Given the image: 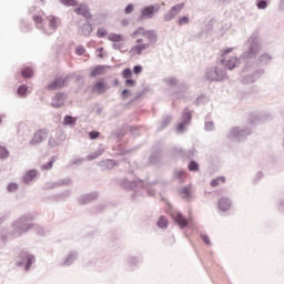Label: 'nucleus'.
<instances>
[{
	"mask_svg": "<svg viewBox=\"0 0 284 284\" xmlns=\"http://www.w3.org/2000/svg\"><path fill=\"white\" fill-rule=\"evenodd\" d=\"M176 94L180 99H187V94H190V85L181 83Z\"/></svg>",
	"mask_w": 284,
	"mask_h": 284,
	"instance_id": "4be33fe9",
	"label": "nucleus"
},
{
	"mask_svg": "<svg viewBox=\"0 0 284 284\" xmlns=\"http://www.w3.org/2000/svg\"><path fill=\"white\" fill-rule=\"evenodd\" d=\"M10 219V212L6 211L0 214V225H3L6 221Z\"/></svg>",
	"mask_w": 284,
	"mask_h": 284,
	"instance_id": "a18cd8bd",
	"label": "nucleus"
},
{
	"mask_svg": "<svg viewBox=\"0 0 284 284\" xmlns=\"http://www.w3.org/2000/svg\"><path fill=\"white\" fill-rule=\"evenodd\" d=\"M34 263H37V256L27 251H22L16 260L17 267H22L24 272H30Z\"/></svg>",
	"mask_w": 284,
	"mask_h": 284,
	"instance_id": "39448f33",
	"label": "nucleus"
},
{
	"mask_svg": "<svg viewBox=\"0 0 284 284\" xmlns=\"http://www.w3.org/2000/svg\"><path fill=\"white\" fill-rule=\"evenodd\" d=\"M170 123H172V115L164 116L158 126L159 132H163V130H165Z\"/></svg>",
	"mask_w": 284,
	"mask_h": 284,
	"instance_id": "393cba45",
	"label": "nucleus"
},
{
	"mask_svg": "<svg viewBox=\"0 0 284 284\" xmlns=\"http://www.w3.org/2000/svg\"><path fill=\"white\" fill-rule=\"evenodd\" d=\"M81 33L83 34V37H90V34H92V24L90 22L82 24Z\"/></svg>",
	"mask_w": 284,
	"mask_h": 284,
	"instance_id": "c85d7f7f",
	"label": "nucleus"
},
{
	"mask_svg": "<svg viewBox=\"0 0 284 284\" xmlns=\"http://www.w3.org/2000/svg\"><path fill=\"white\" fill-rule=\"evenodd\" d=\"M93 90L95 92H100V94H103L105 92V90H108V85H105L103 82L98 81L94 85H93Z\"/></svg>",
	"mask_w": 284,
	"mask_h": 284,
	"instance_id": "7c9ffc66",
	"label": "nucleus"
},
{
	"mask_svg": "<svg viewBox=\"0 0 284 284\" xmlns=\"http://www.w3.org/2000/svg\"><path fill=\"white\" fill-rule=\"evenodd\" d=\"M164 83L171 88H175V85H179V80H176V78H166L164 79Z\"/></svg>",
	"mask_w": 284,
	"mask_h": 284,
	"instance_id": "a19ab883",
	"label": "nucleus"
},
{
	"mask_svg": "<svg viewBox=\"0 0 284 284\" xmlns=\"http://www.w3.org/2000/svg\"><path fill=\"white\" fill-rule=\"evenodd\" d=\"M8 156H10L8 149H6V146H0V159H8Z\"/></svg>",
	"mask_w": 284,
	"mask_h": 284,
	"instance_id": "603ef678",
	"label": "nucleus"
},
{
	"mask_svg": "<svg viewBox=\"0 0 284 284\" xmlns=\"http://www.w3.org/2000/svg\"><path fill=\"white\" fill-rule=\"evenodd\" d=\"M134 37L136 36H141V37H145L148 39V41H150V43H156L158 41V37H156V32H154V30H144L143 27H140L136 31H134Z\"/></svg>",
	"mask_w": 284,
	"mask_h": 284,
	"instance_id": "9b49d317",
	"label": "nucleus"
},
{
	"mask_svg": "<svg viewBox=\"0 0 284 284\" xmlns=\"http://www.w3.org/2000/svg\"><path fill=\"white\" fill-rule=\"evenodd\" d=\"M105 74V65H97L90 73V77H101Z\"/></svg>",
	"mask_w": 284,
	"mask_h": 284,
	"instance_id": "a878e982",
	"label": "nucleus"
},
{
	"mask_svg": "<svg viewBox=\"0 0 284 284\" xmlns=\"http://www.w3.org/2000/svg\"><path fill=\"white\" fill-rule=\"evenodd\" d=\"M131 95H132V91L131 90H128V89L122 90L121 98L123 100L129 99V97H131Z\"/></svg>",
	"mask_w": 284,
	"mask_h": 284,
	"instance_id": "0e129e2a",
	"label": "nucleus"
},
{
	"mask_svg": "<svg viewBox=\"0 0 284 284\" xmlns=\"http://www.w3.org/2000/svg\"><path fill=\"white\" fill-rule=\"evenodd\" d=\"M256 6L258 10H265V8H267V2L265 0H258Z\"/></svg>",
	"mask_w": 284,
	"mask_h": 284,
	"instance_id": "e2e57ef3",
	"label": "nucleus"
},
{
	"mask_svg": "<svg viewBox=\"0 0 284 284\" xmlns=\"http://www.w3.org/2000/svg\"><path fill=\"white\" fill-rule=\"evenodd\" d=\"M204 129H205L206 132H213V130H214V122H212V121L205 122Z\"/></svg>",
	"mask_w": 284,
	"mask_h": 284,
	"instance_id": "4d7b16f0",
	"label": "nucleus"
},
{
	"mask_svg": "<svg viewBox=\"0 0 284 284\" xmlns=\"http://www.w3.org/2000/svg\"><path fill=\"white\" fill-rule=\"evenodd\" d=\"M125 263L126 267H129L130 270H136V267L141 265V258L130 255L129 257H126Z\"/></svg>",
	"mask_w": 284,
	"mask_h": 284,
	"instance_id": "aec40b11",
	"label": "nucleus"
},
{
	"mask_svg": "<svg viewBox=\"0 0 284 284\" xmlns=\"http://www.w3.org/2000/svg\"><path fill=\"white\" fill-rule=\"evenodd\" d=\"M180 194H182V199H192V192H190V186H183L180 190Z\"/></svg>",
	"mask_w": 284,
	"mask_h": 284,
	"instance_id": "4c0bfd02",
	"label": "nucleus"
},
{
	"mask_svg": "<svg viewBox=\"0 0 284 284\" xmlns=\"http://www.w3.org/2000/svg\"><path fill=\"white\" fill-rule=\"evenodd\" d=\"M205 79L212 82L225 81V79H227V73L225 72V70L220 69L219 67H213L206 70Z\"/></svg>",
	"mask_w": 284,
	"mask_h": 284,
	"instance_id": "6e6552de",
	"label": "nucleus"
},
{
	"mask_svg": "<svg viewBox=\"0 0 284 284\" xmlns=\"http://www.w3.org/2000/svg\"><path fill=\"white\" fill-rule=\"evenodd\" d=\"M57 187H59L57 182H47L43 185V190H54Z\"/></svg>",
	"mask_w": 284,
	"mask_h": 284,
	"instance_id": "09e8293b",
	"label": "nucleus"
},
{
	"mask_svg": "<svg viewBox=\"0 0 284 284\" xmlns=\"http://www.w3.org/2000/svg\"><path fill=\"white\" fill-rule=\"evenodd\" d=\"M203 103H205V95L204 94L197 97L194 101V105H203Z\"/></svg>",
	"mask_w": 284,
	"mask_h": 284,
	"instance_id": "6e6d98bb",
	"label": "nucleus"
},
{
	"mask_svg": "<svg viewBox=\"0 0 284 284\" xmlns=\"http://www.w3.org/2000/svg\"><path fill=\"white\" fill-rule=\"evenodd\" d=\"M109 41H112L113 43H121L123 41V36L119 33H111L108 36Z\"/></svg>",
	"mask_w": 284,
	"mask_h": 284,
	"instance_id": "2f4dec72",
	"label": "nucleus"
},
{
	"mask_svg": "<svg viewBox=\"0 0 284 284\" xmlns=\"http://www.w3.org/2000/svg\"><path fill=\"white\" fill-rule=\"evenodd\" d=\"M33 21L36 23V28H38V30L42 29L44 34H54L59 29V23H61V19L58 17H50L48 18L49 29L45 30L43 29V18L41 16H33Z\"/></svg>",
	"mask_w": 284,
	"mask_h": 284,
	"instance_id": "20e7f679",
	"label": "nucleus"
},
{
	"mask_svg": "<svg viewBox=\"0 0 284 284\" xmlns=\"http://www.w3.org/2000/svg\"><path fill=\"white\" fill-rule=\"evenodd\" d=\"M158 161H159V153L156 152L152 153L149 158V163L154 165L155 163H158Z\"/></svg>",
	"mask_w": 284,
	"mask_h": 284,
	"instance_id": "3c124183",
	"label": "nucleus"
},
{
	"mask_svg": "<svg viewBox=\"0 0 284 284\" xmlns=\"http://www.w3.org/2000/svg\"><path fill=\"white\" fill-rule=\"evenodd\" d=\"M201 239L205 245H212V242L210 241V236L205 233H201Z\"/></svg>",
	"mask_w": 284,
	"mask_h": 284,
	"instance_id": "680f3d73",
	"label": "nucleus"
},
{
	"mask_svg": "<svg viewBox=\"0 0 284 284\" xmlns=\"http://www.w3.org/2000/svg\"><path fill=\"white\" fill-rule=\"evenodd\" d=\"M70 196H72V191L67 190L55 195V199H70Z\"/></svg>",
	"mask_w": 284,
	"mask_h": 284,
	"instance_id": "c03bdc74",
	"label": "nucleus"
},
{
	"mask_svg": "<svg viewBox=\"0 0 284 284\" xmlns=\"http://www.w3.org/2000/svg\"><path fill=\"white\" fill-rule=\"evenodd\" d=\"M103 152H105V149H103V148L98 149L95 152H93L87 156V161H94V160L99 159V156L103 155Z\"/></svg>",
	"mask_w": 284,
	"mask_h": 284,
	"instance_id": "cd10ccee",
	"label": "nucleus"
},
{
	"mask_svg": "<svg viewBox=\"0 0 284 284\" xmlns=\"http://www.w3.org/2000/svg\"><path fill=\"white\" fill-rule=\"evenodd\" d=\"M38 174L39 171H37L36 169H31L23 174L21 181L24 185H30V183H32L37 179Z\"/></svg>",
	"mask_w": 284,
	"mask_h": 284,
	"instance_id": "dca6fc26",
	"label": "nucleus"
},
{
	"mask_svg": "<svg viewBox=\"0 0 284 284\" xmlns=\"http://www.w3.org/2000/svg\"><path fill=\"white\" fill-rule=\"evenodd\" d=\"M132 12H134V4H133V3H129V4L124 8V14H132Z\"/></svg>",
	"mask_w": 284,
	"mask_h": 284,
	"instance_id": "13d9d810",
	"label": "nucleus"
},
{
	"mask_svg": "<svg viewBox=\"0 0 284 284\" xmlns=\"http://www.w3.org/2000/svg\"><path fill=\"white\" fill-rule=\"evenodd\" d=\"M119 185L123 190H132L134 194H139L140 187H145V182L139 178H133L132 180H130V178H124L119 180Z\"/></svg>",
	"mask_w": 284,
	"mask_h": 284,
	"instance_id": "423d86ee",
	"label": "nucleus"
},
{
	"mask_svg": "<svg viewBox=\"0 0 284 284\" xmlns=\"http://www.w3.org/2000/svg\"><path fill=\"white\" fill-rule=\"evenodd\" d=\"M187 23H190V17L187 16H183L178 19V24L180 26H187Z\"/></svg>",
	"mask_w": 284,
	"mask_h": 284,
	"instance_id": "49530a36",
	"label": "nucleus"
},
{
	"mask_svg": "<svg viewBox=\"0 0 284 284\" xmlns=\"http://www.w3.org/2000/svg\"><path fill=\"white\" fill-rule=\"evenodd\" d=\"M70 183H72V180H70L69 178L63 179V180H59L57 182L58 187H63V185H70Z\"/></svg>",
	"mask_w": 284,
	"mask_h": 284,
	"instance_id": "864d4df0",
	"label": "nucleus"
},
{
	"mask_svg": "<svg viewBox=\"0 0 284 284\" xmlns=\"http://www.w3.org/2000/svg\"><path fill=\"white\" fill-rule=\"evenodd\" d=\"M34 214L26 213L18 219H16L11 223V230L8 233H1L0 239L2 243H7V241H14V239H21L23 234H28L31 230L39 227V225L34 224Z\"/></svg>",
	"mask_w": 284,
	"mask_h": 284,
	"instance_id": "f03ea898",
	"label": "nucleus"
},
{
	"mask_svg": "<svg viewBox=\"0 0 284 284\" xmlns=\"http://www.w3.org/2000/svg\"><path fill=\"white\" fill-rule=\"evenodd\" d=\"M158 227H160V230H168V217H165L164 215H161L156 222Z\"/></svg>",
	"mask_w": 284,
	"mask_h": 284,
	"instance_id": "c756f323",
	"label": "nucleus"
},
{
	"mask_svg": "<svg viewBox=\"0 0 284 284\" xmlns=\"http://www.w3.org/2000/svg\"><path fill=\"white\" fill-rule=\"evenodd\" d=\"M99 168H105L106 170H112V168H115L116 161L115 160H103L98 162Z\"/></svg>",
	"mask_w": 284,
	"mask_h": 284,
	"instance_id": "b1692460",
	"label": "nucleus"
},
{
	"mask_svg": "<svg viewBox=\"0 0 284 284\" xmlns=\"http://www.w3.org/2000/svg\"><path fill=\"white\" fill-rule=\"evenodd\" d=\"M181 122L190 125L192 123V111L185 108L182 112Z\"/></svg>",
	"mask_w": 284,
	"mask_h": 284,
	"instance_id": "5701e85b",
	"label": "nucleus"
},
{
	"mask_svg": "<svg viewBox=\"0 0 284 284\" xmlns=\"http://www.w3.org/2000/svg\"><path fill=\"white\" fill-rule=\"evenodd\" d=\"M250 134H252V131L250 129H241L240 126H235L229 130L227 139H230L231 141L241 142L245 141L247 136H250Z\"/></svg>",
	"mask_w": 284,
	"mask_h": 284,
	"instance_id": "0eeeda50",
	"label": "nucleus"
},
{
	"mask_svg": "<svg viewBox=\"0 0 284 284\" xmlns=\"http://www.w3.org/2000/svg\"><path fill=\"white\" fill-rule=\"evenodd\" d=\"M254 59L247 60L244 64V69L242 71V83L244 85H250V83H255L258 81L265 71L263 69H257L254 67Z\"/></svg>",
	"mask_w": 284,
	"mask_h": 284,
	"instance_id": "7ed1b4c3",
	"label": "nucleus"
},
{
	"mask_svg": "<svg viewBox=\"0 0 284 284\" xmlns=\"http://www.w3.org/2000/svg\"><path fill=\"white\" fill-rule=\"evenodd\" d=\"M50 148H58L59 142L54 139V138H49V142H48Z\"/></svg>",
	"mask_w": 284,
	"mask_h": 284,
	"instance_id": "774afa93",
	"label": "nucleus"
},
{
	"mask_svg": "<svg viewBox=\"0 0 284 284\" xmlns=\"http://www.w3.org/2000/svg\"><path fill=\"white\" fill-rule=\"evenodd\" d=\"M7 192L9 194H14L16 192H19V184L17 182H11L7 185Z\"/></svg>",
	"mask_w": 284,
	"mask_h": 284,
	"instance_id": "f704fd0d",
	"label": "nucleus"
},
{
	"mask_svg": "<svg viewBox=\"0 0 284 284\" xmlns=\"http://www.w3.org/2000/svg\"><path fill=\"white\" fill-rule=\"evenodd\" d=\"M67 99L68 97L65 95V93L58 92L51 100V106L55 109L63 108Z\"/></svg>",
	"mask_w": 284,
	"mask_h": 284,
	"instance_id": "2eb2a0df",
	"label": "nucleus"
},
{
	"mask_svg": "<svg viewBox=\"0 0 284 284\" xmlns=\"http://www.w3.org/2000/svg\"><path fill=\"white\" fill-rule=\"evenodd\" d=\"M225 183V176H220L211 181V187H219L220 183Z\"/></svg>",
	"mask_w": 284,
	"mask_h": 284,
	"instance_id": "37998d69",
	"label": "nucleus"
},
{
	"mask_svg": "<svg viewBox=\"0 0 284 284\" xmlns=\"http://www.w3.org/2000/svg\"><path fill=\"white\" fill-rule=\"evenodd\" d=\"M187 170L189 172H199L200 170L199 162L191 160L189 162Z\"/></svg>",
	"mask_w": 284,
	"mask_h": 284,
	"instance_id": "e433bc0d",
	"label": "nucleus"
},
{
	"mask_svg": "<svg viewBox=\"0 0 284 284\" xmlns=\"http://www.w3.org/2000/svg\"><path fill=\"white\" fill-rule=\"evenodd\" d=\"M257 61L261 65H268V63H272V55L263 53L258 57Z\"/></svg>",
	"mask_w": 284,
	"mask_h": 284,
	"instance_id": "bb28decb",
	"label": "nucleus"
},
{
	"mask_svg": "<svg viewBox=\"0 0 284 284\" xmlns=\"http://www.w3.org/2000/svg\"><path fill=\"white\" fill-rule=\"evenodd\" d=\"M53 165H54V158H52L47 164H43L42 170H52Z\"/></svg>",
	"mask_w": 284,
	"mask_h": 284,
	"instance_id": "bf43d9fd",
	"label": "nucleus"
},
{
	"mask_svg": "<svg viewBox=\"0 0 284 284\" xmlns=\"http://www.w3.org/2000/svg\"><path fill=\"white\" fill-rule=\"evenodd\" d=\"M130 52H131V54H138V55L143 54V51L139 44L132 47Z\"/></svg>",
	"mask_w": 284,
	"mask_h": 284,
	"instance_id": "de8ad7c7",
	"label": "nucleus"
},
{
	"mask_svg": "<svg viewBox=\"0 0 284 284\" xmlns=\"http://www.w3.org/2000/svg\"><path fill=\"white\" fill-rule=\"evenodd\" d=\"M63 123L64 125H71V128H74V125H77V118L65 115L63 119Z\"/></svg>",
	"mask_w": 284,
	"mask_h": 284,
	"instance_id": "72a5a7b5",
	"label": "nucleus"
},
{
	"mask_svg": "<svg viewBox=\"0 0 284 284\" xmlns=\"http://www.w3.org/2000/svg\"><path fill=\"white\" fill-rule=\"evenodd\" d=\"M161 10V4H150L141 9V19H154V14Z\"/></svg>",
	"mask_w": 284,
	"mask_h": 284,
	"instance_id": "9d476101",
	"label": "nucleus"
},
{
	"mask_svg": "<svg viewBox=\"0 0 284 284\" xmlns=\"http://www.w3.org/2000/svg\"><path fill=\"white\" fill-rule=\"evenodd\" d=\"M174 176H175V179H178L179 183H183V181H185V178L187 176V174L183 170H178L174 172Z\"/></svg>",
	"mask_w": 284,
	"mask_h": 284,
	"instance_id": "473e14b6",
	"label": "nucleus"
},
{
	"mask_svg": "<svg viewBox=\"0 0 284 284\" xmlns=\"http://www.w3.org/2000/svg\"><path fill=\"white\" fill-rule=\"evenodd\" d=\"M74 13L84 17V19H92V13L85 4H80L79 8L74 9Z\"/></svg>",
	"mask_w": 284,
	"mask_h": 284,
	"instance_id": "412c9836",
	"label": "nucleus"
},
{
	"mask_svg": "<svg viewBox=\"0 0 284 284\" xmlns=\"http://www.w3.org/2000/svg\"><path fill=\"white\" fill-rule=\"evenodd\" d=\"M217 207L220 212H230V207H232V200H230V197H221L217 201Z\"/></svg>",
	"mask_w": 284,
	"mask_h": 284,
	"instance_id": "a211bd4d",
	"label": "nucleus"
},
{
	"mask_svg": "<svg viewBox=\"0 0 284 284\" xmlns=\"http://www.w3.org/2000/svg\"><path fill=\"white\" fill-rule=\"evenodd\" d=\"M185 4L183 3H179V4H175L173 6L169 12H166L164 14V21L166 22H170V21H173V19H176V16L181 12V10H183Z\"/></svg>",
	"mask_w": 284,
	"mask_h": 284,
	"instance_id": "4468645a",
	"label": "nucleus"
},
{
	"mask_svg": "<svg viewBox=\"0 0 284 284\" xmlns=\"http://www.w3.org/2000/svg\"><path fill=\"white\" fill-rule=\"evenodd\" d=\"M79 258V253L77 252H70L67 257L60 263L62 267H70Z\"/></svg>",
	"mask_w": 284,
	"mask_h": 284,
	"instance_id": "6ab92c4d",
	"label": "nucleus"
},
{
	"mask_svg": "<svg viewBox=\"0 0 284 284\" xmlns=\"http://www.w3.org/2000/svg\"><path fill=\"white\" fill-rule=\"evenodd\" d=\"M97 34L100 39H103V37L108 36V30L103 29V28H99L97 31Z\"/></svg>",
	"mask_w": 284,
	"mask_h": 284,
	"instance_id": "052dcab7",
	"label": "nucleus"
},
{
	"mask_svg": "<svg viewBox=\"0 0 284 284\" xmlns=\"http://www.w3.org/2000/svg\"><path fill=\"white\" fill-rule=\"evenodd\" d=\"M48 134H50L48 129L38 130L34 133L33 138L31 139L30 145H39V144L43 143V141H45V139H48Z\"/></svg>",
	"mask_w": 284,
	"mask_h": 284,
	"instance_id": "ddd939ff",
	"label": "nucleus"
},
{
	"mask_svg": "<svg viewBox=\"0 0 284 284\" xmlns=\"http://www.w3.org/2000/svg\"><path fill=\"white\" fill-rule=\"evenodd\" d=\"M18 94L19 97H22V99H26L28 94V87L26 84H22L18 88Z\"/></svg>",
	"mask_w": 284,
	"mask_h": 284,
	"instance_id": "58836bf2",
	"label": "nucleus"
},
{
	"mask_svg": "<svg viewBox=\"0 0 284 284\" xmlns=\"http://www.w3.org/2000/svg\"><path fill=\"white\" fill-rule=\"evenodd\" d=\"M97 199H99V193L93 192V193L81 195L78 199V203H80V205H88V204L92 203L93 201H97Z\"/></svg>",
	"mask_w": 284,
	"mask_h": 284,
	"instance_id": "f3484780",
	"label": "nucleus"
},
{
	"mask_svg": "<svg viewBox=\"0 0 284 284\" xmlns=\"http://www.w3.org/2000/svg\"><path fill=\"white\" fill-rule=\"evenodd\" d=\"M187 125L185 122H180L175 129L178 134H185L187 132Z\"/></svg>",
	"mask_w": 284,
	"mask_h": 284,
	"instance_id": "c9c22d12",
	"label": "nucleus"
},
{
	"mask_svg": "<svg viewBox=\"0 0 284 284\" xmlns=\"http://www.w3.org/2000/svg\"><path fill=\"white\" fill-rule=\"evenodd\" d=\"M60 3H62V6H67L68 8L79 6V1L77 0H60Z\"/></svg>",
	"mask_w": 284,
	"mask_h": 284,
	"instance_id": "79ce46f5",
	"label": "nucleus"
},
{
	"mask_svg": "<svg viewBox=\"0 0 284 284\" xmlns=\"http://www.w3.org/2000/svg\"><path fill=\"white\" fill-rule=\"evenodd\" d=\"M99 136H101V133H100L99 131H91V132L89 133V138H90L92 141L99 139Z\"/></svg>",
	"mask_w": 284,
	"mask_h": 284,
	"instance_id": "69168bd1",
	"label": "nucleus"
},
{
	"mask_svg": "<svg viewBox=\"0 0 284 284\" xmlns=\"http://www.w3.org/2000/svg\"><path fill=\"white\" fill-rule=\"evenodd\" d=\"M276 209L278 210V212H281L282 214H284V199L280 200L276 204Z\"/></svg>",
	"mask_w": 284,
	"mask_h": 284,
	"instance_id": "338daca9",
	"label": "nucleus"
},
{
	"mask_svg": "<svg viewBox=\"0 0 284 284\" xmlns=\"http://www.w3.org/2000/svg\"><path fill=\"white\" fill-rule=\"evenodd\" d=\"M171 217L173 219L174 223L181 227V230L187 227L190 225V221L183 216V213L179 211L171 212Z\"/></svg>",
	"mask_w": 284,
	"mask_h": 284,
	"instance_id": "f8f14e48",
	"label": "nucleus"
},
{
	"mask_svg": "<svg viewBox=\"0 0 284 284\" xmlns=\"http://www.w3.org/2000/svg\"><path fill=\"white\" fill-rule=\"evenodd\" d=\"M195 155H196V149L195 148H192L187 152L183 153V156H186V159H192Z\"/></svg>",
	"mask_w": 284,
	"mask_h": 284,
	"instance_id": "8fccbe9b",
	"label": "nucleus"
},
{
	"mask_svg": "<svg viewBox=\"0 0 284 284\" xmlns=\"http://www.w3.org/2000/svg\"><path fill=\"white\" fill-rule=\"evenodd\" d=\"M123 79H131L132 78V69L126 68L122 71Z\"/></svg>",
	"mask_w": 284,
	"mask_h": 284,
	"instance_id": "5fc2aeb1",
	"label": "nucleus"
},
{
	"mask_svg": "<svg viewBox=\"0 0 284 284\" xmlns=\"http://www.w3.org/2000/svg\"><path fill=\"white\" fill-rule=\"evenodd\" d=\"M70 79H74V74L70 73L65 77L55 78L53 82L47 85V90H51V91L61 90L68 87Z\"/></svg>",
	"mask_w": 284,
	"mask_h": 284,
	"instance_id": "1a4fd4ad",
	"label": "nucleus"
},
{
	"mask_svg": "<svg viewBox=\"0 0 284 284\" xmlns=\"http://www.w3.org/2000/svg\"><path fill=\"white\" fill-rule=\"evenodd\" d=\"M261 52V42L255 34H252L250 39L244 43V52L239 58L233 57L225 61V59L221 58L220 63L225 67L226 70H234V68H239V64L250 61L252 59H256L257 54Z\"/></svg>",
	"mask_w": 284,
	"mask_h": 284,
	"instance_id": "f257e3e1",
	"label": "nucleus"
},
{
	"mask_svg": "<svg viewBox=\"0 0 284 284\" xmlns=\"http://www.w3.org/2000/svg\"><path fill=\"white\" fill-rule=\"evenodd\" d=\"M21 74L23 79H32L33 71L31 68L22 69Z\"/></svg>",
	"mask_w": 284,
	"mask_h": 284,
	"instance_id": "ea45409f",
	"label": "nucleus"
}]
</instances>
